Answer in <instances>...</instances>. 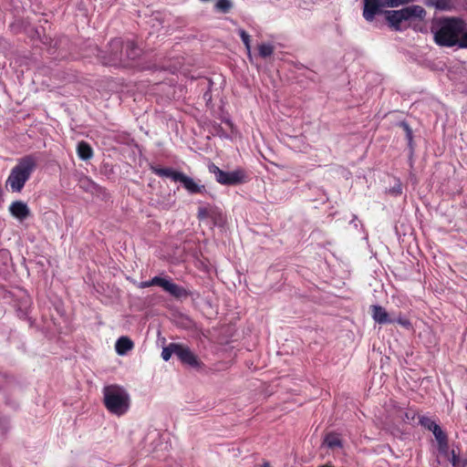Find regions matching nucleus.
I'll use <instances>...</instances> for the list:
<instances>
[{"instance_id": "1", "label": "nucleus", "mask_w": 467, "mask_h": 467, "mask_svg": "<svg viewBox=\"0 0 467 467\" xmlns=\"http://www.w3.org/2000/svg\"><path fill=\"white\" fill-rule=\"evenodd\" d=\"M434 41L441 47L467 48V24L460 17H441L431 26Z\"/></svg>"}, {"instance_id": "2", "label": "nucleus", "mask_w": 467, "mask_h": 467, "mask_svg": "<svg viewBox=\"0 0 467 467\" xmlns=\"http://www.w3.org/2000/svg\"><path fill=\"white\" fill-rule=\"evenodd\" d=\"M37 162L38 158L35 154H28L18 159L6 180V186H9L14 192H20L31 174L36 171Z\"/></svg>"}, {"instance_id": "3", "label": "nucleus", "mask_w": 467, "mask_h": 467, "mask_svg": "<svg viewBox=\"0 0 467 467\" xmlns=\"http://www.w3.org/2000/svg\"><path fill=\"white\" fill-rule=\"evenodd\" d=\"M103 400L106 409L117 416L127 413L130 405V394L124 388L118 385L104 387Z\"/></svg>"}, {"instance_id": "4", "label": "nucleus", "mask_w": 467, "mask_h": 467, "mask_svg": "<svg viewBox=\"0 0 467 467\" xmlns=\"http://www.w3.org/2000/svg\"><path fill=\"white\" fill-rule=\"evenodd\" d=\"M426 11L420 5H410L400 10L386 11L385 16L390 27L396 31L402 29V23L412 18H424Z\"/></svg>"}, {"instance_id": "5", "label": "nucleus", "mask_w": 467, "mask_h": 467, "mask_svg": "<svg viewBox=\"0 0 467 467\" xmlns=\"http://www.w3.org/2000/svg\"><path fill=\"white\" fill-rule=\"evenodd\" d=\"M96 57L106 66H124L123 42L120 38H114L109 43L107 51H101L98 47H94Z\"/></svg>"}, {"instance_id": "6", "label": "nucleus", "mask_w": 467, "mask_h": 467, "mask_svg": "<svg viewBox=\"0 0 467 467\" xmlns=\"http://www.w3.org/2000/svg\"><path fill=\"white\" fill-rule=\"evenodd\" d=\"M208 169L211 173L214 174L216 182L223 185H236L245 181V171L242 169L224 171L213 163H211Z\"/></svg>"}, {"instance_id": "7", "label": "nucleus", "mask_w": 467, "mask_h": 467, "mask_svg": "<svg viewBox=\"0 0 467 467\" xmlns=\"http://www.w3.org/2000/svg\"><path fill=\"white\" fill-rule=\"evenodd\" d=\"M177 357L182 364L187 365L192 368L201 369L203 367V363L186 345L179 343Z\"/></svg>"}, {"instance_id": "8", "label": "nucleus", "mask_w": 467, "mask_h": 467, "mask_svg": "<svg viewBox=\"0 0 467 467\" xmlns=\"http://www.w3.org/2000/svg\"><path fill=\"white\" fill-rule=\"evenodd\" d=\"M161 287L175 298L182 299L190 296V293L182 286L171 282L169 279L162 278Z\"/></svg>"}, {"instance_id": "9", "label": "nucleus", "mask_w": 467, "mask_h": 467, "mask_svg": "<svg viewBox=\"0 0 467 467\" xmlns=\"http://www.w3.org/2000/svg\"><path fill=\"white\" fill-rule=\"evenodd\" d=\"M383 6L384 4L381 0H364L363 17L368 22H372Z\"/></svg>"}, {"instance_id": "10", "label": "nucleus", "mask_w": 467, "mask_h": 467, "mask_svg": "<svg viewBox=\"0 0 467 467\" xmlns=\"http://www.w3.org/2000/svg\"><path fill=\"white\" fill-rule=\"evenodd\" d=\"M178 182H180L184 189L191 194L204 193L206 192L205 186L184 173H181Z\"/></svg>"}, {"instance_id": "11", "label": "nucleus", "mask_w": 467, "mask_h": 467, "mask_svg": "<svg viewBox=\"0 0 467 467\" xmlns=\"http://www.w3.org/2000/svg\"><path fill=\"white\" fill-rule=\"evenodd\" d=\"M9 212L20 222L26 220L30 214V210L27 204L22 201H16L12 202L9 206Z\"/></svg>"}, {"instance_id": "12", "label": "nucleus", "mask_w": 467, "mask_h": 467, "mask_svg": "<svg viewBox=\"0 0 467 467\" xmlns=\"http://www.w3.org/2000/svg\"><path fill=\"white\" fill-rule=\"evenodd\" d=\"M371 314L373 319L379 324H389L392 323L393 320L389 318L388 312L386 309L380 306H372Z\"/></svg>"}, {"instance_id": "13", "label": "nucleus", "mask_w": 467, "mask_h": 467, "mask_svg": "<svg viewBox=\"0 0 467 467\" xmlns=\"http://www.w3.org/2000/svg\"><path fill=\"white\" fill-rule=\"evenodd\" d=\"M123 47H125V52L124 53V62H126V60H134L136 59L138 57H140V53H141V50L140 48L135 44V42L133 41H127L125 43V46L123 45ZM126 65V63H124V66Z\"/></svg>"}, {"instance_id": "14", "label": "nucleus", "mask_w": 467, "mask_h": 467, "mask_svg": "<svg viewBox=\"0 0 467 467\" xmlns=\"http://www.w3.org/2000/svg\"><path fill=\"white\" fill-rule=\"evenodd\" d=\"M134 347V344L130 338L128 337H120L115 345L116 352L124 356L128 351L131 350Z\"/></svg>"}, {"instance_id": "15", "label": "nucleus", "mask_w": 467, "mask_h": 467, "mask_svg": "<svg viewBox=\"0 0 467 467\" xmlns=\"http://www.w3.org/2000/svg\"><path fill=\"white\" fill-rule=\"evenodd\" d=\"M151 171L160 177L171 178L174 182H178L182 173L181 171H174L171 168L151 167Z\"/></svg>"}, {"instance_id": "16", "label": "nucleus", "mask_w": 467, "mask_h": 467, "mask_svg": "<svg viewBox=\"0 0 467 467\" xmlns=\"http://www.w3.org/2000/svg\"><path fill=\"white\" fill-rule=\"evenodd\" d=\"M77 152L78 157L83 161H88L93 156L92 148L86 141H80L78 143Z\"/></svg>"}, {"instance_id": "17", "label": "nucleus", "mask_w": 467, "mask_h": 467, "mask_svg": "<svg viewBox=\"0 0 467 467\" xmlns=\"http://www.w3.org/2000/svg\"><path fill=\"white\" fill-rule=\"evenodd\" d=\"M428 6H433L439 10H451L453 6L452 0H426Z\"/></svg>"}, {"instance_id": "18", "label": "nucleus", "mask_w": 467, "mask_h": 467, "mask_svg": "<svg viewBox=\"0 0 467 467\" xmlns=\"http://www.w3.org/2000/svg\"><path fill=\"white\" fill-rule=\"evenodd\" d=\"M179 343H170L167 347L162 348L161 358L163 360L168 361L172 355L177 356Z\"/></svg>"}, {"instance_id": "19", "label": "nucleus", "mask_w": 467, "mask_h": 467, "mask_svg": "<svg viewBox=\"0 0 467 467\" xmlns=\"http://www.w3.org/2000/svg\"><path fill=\"white\" fill-rule=\"evenodd\" d=\"M274 50L275 47L270 43H263L258 46V55L263 58L271 57Z\"/></svg>"}, {"instance_id": "20", "label": "nucleus", "mask_w": 467, "mask_h": 467, "mask_svg": "<svg viewBox=\"0 0 467 467\" xmlns=\"http://www.w3.org/2000/svg\"><path fill=\"white\" fill-rule=\"evenodd\" d=\"M325 443L328 448L341 447V441L336 434H327L325 438Z\"/></svg>"}, {"instance_id": "21", "label": "nucleus", "mask_w": 467, "mask_h": 467, "mask_svg": "<svg viewBox=\"0 0 467 467\" xmlns=\"http://www.w3.org/2000/svg\"><path fill=\"white\" fill-rule=\"evenodd\" d=\"M238 35L240 36L245 48L247 50L248 57H251V38L250 36L242 28L238 29Z\"/></svg>"}, {"instance_id": "22", "label": "nucleus", "mask_w": 467, "mask_h": 467, "mask_svg": "<svg viewBox=\"0 0 467 467\" xmlns=\"http://www.w3.org/2000/svg\"><path fill=\"white\" fill-rule=\"evenodd\" d=\"M233 7L231 0H218L215 8L224 14L228 13Z\"/></svg>"}, {"instance_id": "23", "label": "nucleus", "mask_w": 467, "mask_h": 467, "mask_svg": "<svg viewBox=\"0 0 467 467\" xmlns=\"http://www.w3.org/2000/svg\"><path fill=\"white\" fill-rule=\"evenodd\" d=\"M162 278L163 277H161V276H154L150 280L140 282L139 284V287L140 288H146V287H150L151 285H158V286L161 287V284L162 283Z\"/></svg>"}, {"instance_id": "24", "label": "nucleus", "mask_w": 467, "mask_h": 467, "mask_svg": "<svg viewBox=\"0 0 467 467\" xmlns=\"http://www.w3.org/2000/svg\"><path fill=\"white\" fill-rule=\"evenodd\" d=\"M431 431L441 445L443 442H446V435L444 434V432L438 424L436 426H433Z\"/></svg>"}, {"instance_id": "25", "label": "nucleus", "mask_w": 467, "mask_h": 467, "mask_svg": "<svg viewBox=\"0 0 467 467\" xmlns=\"http://www.w3.org/2000/svg\"><path fill=\"white\" fill-rule=\"evenodd\" d=\"M211 215H212V207H210V206L199 207L197 217L200 220H204L208 217H211Z\"/></svg>"}, {"instance_id": "26", "label": "nucleus", "mask_w": 467, "mask_h": 467, "mask_svg": "<svg viewBox=\"0 0 467 467\" xmlns=\"http://www.w3.org/2000/svg\"><path fill=\"white\" fill-rule=\"evenodd\" d=\"M451 462L453 467H467V458L464 460H462L454 454V451H452Z\"/></svg>"}, {"instance_id": "27", "label": "nucleus", "mask_w": 467, "mask_h": 467, "mask_svg": "<svg viewBox=\"0 0 467 467\" xmlns=\"http://www.w3.org/2000/svg\"><path fill=\"white\" fill-rule=\"evenodd\" d=\"M420 423L426 429L431 431L433 426H436L437 423L430 419L429 417L422 416L420 418Z\"/></svg>"}, {"instance_id": "28", "label": "nucleus", "mask_w": 467, "mask_h": 467, "mask_svg": "<svg viewBox=\"0 0 467 467\" xmlns=\"http://www.w3.org/2000/svg\"><path fill=\"white\" fill-rule=\"evenodd\" d=\"M79 186L88 192L94 188V183L88 178L84 177L79 180Z\"/></svg>"}, {"instance_id": "29", "label": "nucleus", "mask_w": 467, "mask_h": 467, "mask_svg": "<svg viewBox=\"0 0 467 467\" xmlns=\"http://www.w3.org/2000/svg\"><path fill=\"white\" fill-rule=\"evenodd\" d=\"M401 126L404 128V130L406 131L407 139H408L409 142L410 143L411 140H412V130H411V129L410 128V126L406 122H402Z\"/></svg>"}, {"instance_id": "30", "label": "nucleus", "mask_w": 467, "mask_h": 467, "mask_svg": "<svg viewBox=\"0 0 467 467\" xmlns=\"http://www.w3.org/2000/svg\"><path fill=\"white\" fill-rule=\"evenodd\" d=\"M384 4V6H390V3L397 2V0H381Z\"/></svg>"}, {"instance_id": "31", "label": "nucleus", "mask_w": 467, "mask_h": 467, "mask_svg": "<svg viewBox=\"0 0 467 467\" xmlns=\"http://www.w3.org/2000/svg\"><path fill=\"white\" fill-rule=\"evenodd\" d=\"M399 322H400L401 325H403V326H407V325H409V322H408V321H401V320H400Z\"/></svg>"}, {"instance_id": "32", "label": "nucleus", "mask_w": 467, "mask_h": 467, "mask_svg": "<svg viewBox=\"0 0 467 467\" xmlns=\"http://www.w3.org/2000/svg\"><path fill=\"white\" fill-rule=\"evenodd\" d=\"M263 467H270V465H269V463H268V462H265V463L263 464Z\"/></svg>"}]
</instances>
